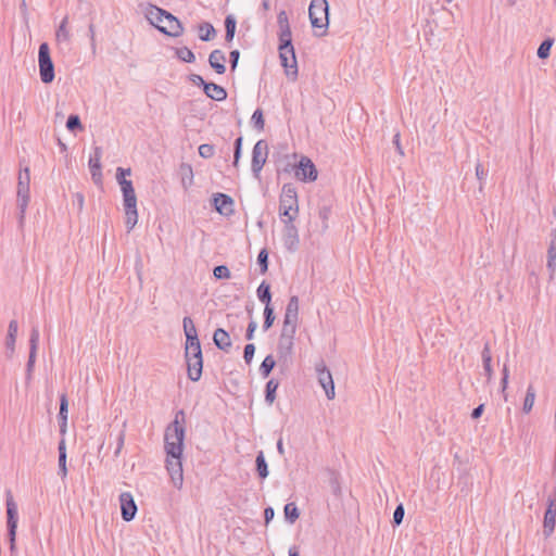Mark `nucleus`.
<instances>
[{
    "label": "nucleus",
    "instance_id": "nucleus-48",
    "mask_svg": "<svg viewBox=\"0 0 556 556\" xmlns=\"http://www.w3.org/2000/svg\"><path fill=\"white\" fill-rule=\"evenodd\" d=\"M404 514H405V509H404L403 504H399L395 507L394 513H393V519H392L393 527H397L403 522Z\"/></svg>",
    "mask_w": 556,
    "mask_h": 556
},
{
    "label": "nucleus",
    "instance_id": "nucleus-36",
    "mask_svg": "<svg viewBox=\"0 0 556 556\" xmlns=\"http://www.w3.org/2000/svg\"><path fill=\"white\" fill-rule=\"evenodd\" d=\"M279 387V382L276 379H270L267 381L265 387V401L268 405H271L276 400V392Z\"/></svg>",
    "mask_w": 556,
    "mask_h": 556
},
{
    "label": "nucleus",
    "instance_id": "nucleus-63",
    "mask_svg": "<svg viewBox=\"0 0 556 556\" xmlns=\"http://www.w3.org/2000/svg\"><path fill=\"white\" fill-rule=\"evenodd\" d=\"M483 370H484V374L486 376L488 382H490L492 380V377H493V369H492L491 362L483 363Z\"/></svg>",
    "mask_w": 556,
    "mask_h": 556
},
{
    "label": "nucleus",
    "instance_id": "nucleus-12",
    "mask_svg": "<svg viewBox=\"0 0 556 556\" xmlns=\"http://www.w3.org/2000/svg\"><path fill=\"white\" fill-rule=\"evenodd\" d=\"M182 452L175 454H166V468L170 476L174 485L178 489L181 488L184 481V471L181 463Z\"/></svg>",
    "mask_w": 556,
    "mask_h": 556
},
{
    "label": "nucleus",
    "instance_id": "nucleus-49",
    "mask_svg": "<svg viewBox=\"0 0 556 556\" xmlns=\"http://www.w3.org/2000/svg\"><path fill=\"white\" fill-rule=\"evenodd\" d=\"M213 274L216 279H228L230 277V270L226 265L215 266Z\"/></svg>",
    "mask_w": 556,
    "mask_h": 556
},
{
    "label": "nucleus",
    "instance_id": "nucleus-26",
    "mask_svg": "<svg viewBox=\"0 0 556 556\" xmlns=\"http://www.w3.org/2000/svg\"><path fill=\"white\" fill-rule=\"evenodd\" d=\"M203 91L207 98L215 101H224L227 98L226 89L215 83H208L205 85V89H203Z\"/></svg>",
    "mask_w": 556,
    "mask_h": 556
},
{
    "label": "nucleus",
    "instance_id": "nucleus-44",
    "mask_svg": "<svg viewBox=\"0 0 556 556\" xmlns=\"http://www.w3.org/2000/svg\"><path fill=\"white\" fill-rule=\"evenodd\" d=\"M125 215H126V227L127 230L130 231L136 224L138 223V211L137 207L135 208H125Z\"/></svg>",
    "mask_w": 556,
    "mask_h": 556
},
{
    "label": "nucleus",
    "instance_id": "nucleus-19",
    "mask_svg": "<svg viewBox=\"0 0 556 556\" xmlns=\"http://www.w3.org/2000/svg\"><path fill=\"white\" fill-rule=\"evenodd\" d=\"M279 59L286 74L295 79L298 77V62L294 49L291 51H289V49L279 51Z\"/></svg>",
    "mask_w": 556,
    "mask_h": 556
},
{
    "label": "nucleus",
    "instance_id": "nucleus-58",
    "mask_svg": "<svg viewBox=\"0 0 556 556\" xmlns=\"http://www.w3.org/2000/svg\"><path fill=\"white\" fill-rule=\"evenodd\" d=\"M257 328V324L255 320H251L248 325L247 332H245V339L252 340L254 338V332Z\"/></svg>",
    "mask_w": 556,
    "mask_h": 556
},
{
    "label": "nucleus",
    "instance_id": "nucleus-2",
    "mask_svg": "<svg viewBox=\"0 0 556 556\" xmlns=\"http://www.w3.org/2000/svg\"><path fill=\"white\" fill-rule=\"evenodd\" d=\"M146 17L159 31L169 37H179L184 34L181 22L170 12L156 5L149 4Z\"/></svg>",
    "mask_w": 556,
    "mask_h": 556
},
{
    "label": "nucleus",
    "instance_id": "nucleus-25",
    "mask_svg": "<svg viewBox=\"0 0 556 556\" xmlns=\"http://www.w3.org/2000/svg\"><path fill=\"white\" fill-rule=\"evenodd\" d=\"M130 174V168L117 167L116 169V179L121 186L123 195L135 192L131 180L126 179V176H129Z\"/></svg>",
    "mask_w": 556,
    "mask_h": 556
},
{
    "label": "nucleus",
    "instance_id": "nucleus-57",
    "mask_svg": "<svg viewBox=\"0 0 556 556\" xmlns=\"http://www.w3.org/2000/svg\"><path fill=\"white\" fill-rule=\"evenodd\" d=\"M239 58H240V51L239 50L236 49V50L230 51L229 62H230L231 71H235L236 67L238 66Z\"/></svg>",
    "mask_w": 556,
    "mask_h": 556
},
{
    "label": "nucleus",
    "instance_id": "nucleus-24",
    "mask_svg": "<svg viewBox=\"0 0 556 556\" xmlns=\"http://www.w3.org/2000/svg\"><path fill=\"white\" fill-rule=\"evenodd\" d=\"M551 237L552 239L547 249L546 267L549 271V279H553L556 270V229L552 231Z\"/></svg>",
    "mask_w": 556,
    "mask_h": 556
},
{
    "label": "nucleus",
    "instance_id": "nucleus-33",
    "mask_svg": "<svg viewBox=\"0 0 556 556\" xmlns=\"http://www.w3.org/2000/svg\"><path fill=\"white\" fill-rule=\"evenodd\" d=\"M256 294H257V298L258 300L265 304V306L267 305H271L270 302H271V292H270V285L267 283L266 281H262V283L258 286L257 290H256Z\"/></svg>",
    "mask_w": 556,
    "mask_h": 556
},
{
    "label": "nucleus",
    "instance_id": "nucleus-56",
    "mask_svg": "<svg viewBox=\"0 0 556 556\" xmlns=\"http://www.w3.org/2000/svg\"><path fill=\"white\" fill-rule=\"evenodd\" d=\"M277 23L279 28L290 27L288 15L286 11H280L277 16Z\"/></svg>",
    "mask_w": 556,
    "mask_h": 556
},
{
    "label": "nucleus",
    "instance_id": "nucleus-59",
    "mask_svg": "<svg viewBox=\"0 0 556 556\" xmlns=\"http://www.w3.org/2000/svg\"><path fill=\"white\" fill-rule=\"evenodd\" d=\"M481 356H482V363L492 362V355H491V349H490L489 342L484 343Z\"/></svg>",
    "mask_w": 556,
    "mask_h": 556
},
{
    "label": "nucleus",
    "instance_id": "nucleus-11",
    "mask_svg": "<svg viewBox=\"0 0 556 556\" xmlns=\"http://www.w3.org/2000/svg\"><path fill=\"white\" fill-rule=\"evenodd\" d=\"M268 157V144L266 140H258L252 150L251 170L253 176L258 179L263 166L265 165Z\"/></svg>",
    "mask_w": 556,
    "mask_h": 556
},
{
    "label": "nucleus",
    "instance_id": "nucleus-28",
    "mask_svg": "<svg viewBox=\"0 0 556 556\" xmlns=\"http://www.w3.org/2000/svg\"><path fill=\"white\" fill-rule=\"evenodd\" d=\"M68 24V16H65L62 22L60 23L56 31H55V39L59 45H64L65 47L70 46L71 41V34L67 29Z\"/></svg>",
    "mask_w": 556,
    "mask_h": 556
},
{
    "label": "nucleus",
    "instance_id": "nucleus-35",
    "mask_svg": "<svg viewBox=\"0 0 556 556\" xmlns=\"http://www.w3.org/2000/svg\"><path fill=\"white\" fill-rule=\"evenodd\" d=\"M216 36V30L211 23L204 22L199 25V38L202 41H211Z\"/></svg>",
    "mask_w": 556,
    "mask_h": 556
},
{
    "label": "nucleus",
    "instance_id": "nucleus-46",
    "mask_svg": "<svg viewBox=\"0 0 556 556\" xmlns=\"http://www.w3.org/2000/svg\"><path fill=\"white\" fill-rule=\"evenodd\" d=\"M257 264L262 274L268 270V251L265 248L258 252Z\"/></svg>",
    "mask_w": 556,
    "mask_h": 556
},
{
    "label": "nucleus",
    "instance_id": "nucleus-18",
    "mask_svg": "<svg viewBox=\"0 0 556 556\" xmlns=\"http://www.w3.org/2000/svg\"><path fill=\"white\" fill-rule=\"evenodd\" d=\"M233 199L226 194L217 192L213 195V206L223 216H231L235 213Z\"/></svg>",
    "mask_w": 556,
    "mask_h": 556
},
{
    "label": "nucleus",
    "instance_id": "nucleus-17",
    "mask_svg": "<svg viewBox=\"0 0 556 556\" xmlns=\"http://www.w3.org/2000/svg\"><path fill=\"white\" fill-rule=\"evenodd\" d=\"M119 504L123 520L127 522L131 521L135 518L138 510L132 494L130 492L121 493Z\"/></svg>",
    "mask_w": 556,
    "mask_h": 556
},
{
    "label": "nucleus",
    "instance_id": "nucleus-3",
    "mask_svg": "<svg viewBox=\"0 0 556 556\" xmlns=\"http://www.w3.org/2000/svg\"><path fill=\"white\" fill-rule=\"evenodd\" d=\"M185 413L178 410L175 419L166 427L164 434L165 452L166 454H175L182 452L185 440Z\"/></svg>",
    "mask_w": 556,
    "mask_h": 556
},
{
    "label": "nucleus",
    "instance_id": "nucleus-38",
    "mask_svg": "<svg viewBox=\"0 0 556 556\" xmlns=\"http://www.w3.org/2000/svg\"><path fill=\"white\" fill-rule=\"evenodd\" d=\"M285 518L289 523H294L300 517V510L295 503H287L283 508Z\"/></svg>",
    "mask_w": 556,
    "mask_h": 556
},
{
    "label": "nucleus",
    "instance_id": "nucleus-5",
    "mask_svg": "<svg viewBox=\"0 0 556 556\" xmlns=\"http://www.w3.org/2000/svg\"><path fill=\"white\" fill-rule=\"evenodd\" d=\"M309 21L313 28L323 29L317 36H324L329 25V7L327 0H312L308 8Z\"/></svg>",
    "mask_w": 556,
    "mask_h": 556
},
{
    "label": "nucleus",
    "instance_id": "nucleus-8",
    "mask_svg": "<svg viewBox=\"0 0 556 556\" xmlns=\"http://www.w3.org/2000/svg\"><path fill=\"white\" fill-rule=\"evenodd\" d=\"M291 169L294 170L295 177L304 182L315 181L318 177V172L315 164L307 156H302L298 165L287 163L282 170L289 173Z\"/></svg>",
    "mask_w": 556,
    "mask_h": 556
},
{
    "label": "nucleus",
    "instance_id": "nucleus-32",
    "mask_svg": "<svg viewBox=\"0 0 556 556\" xmlns=\"http://www.w3.org/2000/svg\"><path fill=\"white\" fill-rule=\"evenodd\" d=\"M255 466H256L257 475L261 479H265L268 477V475H269L268 465H267V462H266L263 451H260L257 453L256 458H255Z\"/></svg>",
    "mask_w": 556,
    "mask_h": 556
},
{
    "label": "nucleus",
    "instance_id": "nucleus-45",
    "mask_svg": "<svg viewBox=\"0 0 556 556\" xmlns=\"http://www.w3.org/2000/svg\"><path fill=\"white\" fill-rule=\"evenodd\" d=\"M242 143H243V138L241 136L238 137L233 143V163H232V165L236 168L239 166V161L242 155Z\"/></svg>",
    "mask_w": 556,
    "mask_h": 556
},
{
    "label": "nucleus",
    "instance_id": "nucleus-29",
    "mask_svg": "<svg viewBox=\"0 0 556 556\" xmlns=\"http://www.w3.org/2000/svg\"><path fill=\"white\" fill-rule=\"evenodd\" d=\"M278 38H279L278 51H282L286 49H289V51H291L292 49H294L293 43H292V33H291L290 27L279 28Z\"/></svg>",
    "mask_w": 556,
    "mask_h": 556
},
{
    "label": "nucleus",
    "instance_id": "nucleus-62",
    "mask_svg": "<svg viewBox=\"0 0 556 556\" xmlns=\"http://www.w3.org/2000/svg\"><path fill=\"white\" fill-rule=\"evenodd\" d=\"M330 483H331L333 494L338 495L340 493V484L338 482V478L334 472H331Z\"/></svg>",
    "mask_w": 556,
    "mask_h": 556
},
{
    "label": "nucleus",
    "instance_id": "nucleus-7",
    "mask_svg": "<svg viewBox=\"0 0 556 556\" xmlns=\"http://www.w3.org/2000/svg\"><path fill=\"white\" fill-rule=\"evenodd\" d=\"M29 168L25 167L20 172L17 182V207L20 211L18 223L22 226L25 218L26 208L29 202Z\"/></svg>",
    "mask_w": 556,
    "mask_h": 556
},
{
    "label": "nucleus",
    "instance_id": "nucleus-54",
    "mask_svg": "<svg viewBox=\"0 0 556 556\" xmlns=\"http://www.w3.org/2000/svg\"><path fill=\"white\" fill-rule=\"evenodd\" d=\"M189 80L195 85V86H199V87H202L203 89H205V85H207L208 83L205 81L203 79V77L199 74H190L189 75Z\"/></svg>",
    "mask_w": 556,
    "mask_h": 556
},
{
    "label": "nucleus",
    "instance_id": "nucleus-55",
    "mask_svg": "<svg viewBox=\"0 0 556 556\" xmlns=\"http://www.w3.org/2000/svg\"><path fill=\"white\" fill-rule=\"evenodd\" d=\"M15 341H16V338L7 336L5 348H7L8 357H11L15 351Z\"/></svg>",
    "mask_w": 556,
    "mask_h": 556
},
{
    "label": "nucleus",
    "instance_id": "nucleus-39",
    "mask_svg": "<svg viewBox=\"0 0 556 556\" xmlns=\"http://www.w3.org/2000/svg\"><path fill=\"white\" fill-rule=\"evenodd\" d=\"M535 394H536L535 389L533 388L532 384H530L527 389L525 401H523V406H522L523 413L528 414L531 412V409L534 405Z\"/></svg>",
    "mask_w": 556,
    "mask_h": 556
},
{
    "label": "nucleus",
    "instance_id": "nucleus-61",
    "mask_svg": "<svg viewBox=\"0 0 556 556\" xmlns=\"http://www.w3.org/2000/svg\"><path fill=\"white\" fill-rule=\"evenodd\" d=\"M125 428H126V421H124L123 429L119 431V433L117 435V440H116V446H118L119 448H123L124 443H125V437H126Z\"/></svg>",
    "mask_w": 556,
    "mask_h": 556
},
{
    "label": "nucleus",
    "instance_id": "nucleus-42",
    "mask_svg": "<svg viewBox=\"0 0 556 556\" xmlns=\"http://www.w3.org/2000/svg\"><path fill=\"white\" fill-rule=\"evenodd\" d=\"M251 125L257 131L264 130L265 119H264L263 111L261 109H256L254 111V113L252 114Z\"/></svg>",
    "mask_w": 556,
    "mask_h": 556
},
{
    "label": "nucleus",
    "instance_id": "nucleus-53",
    "mask_svg": "<svg viewBox=\"0 0 556 556\" xmlns=\"http://www.w3.org/2000/svg\"><path fill=\"white\" fill-rule=\"evenodd\" d=\"M476 176H477V179L480 181V190L482 189V182L483 180H485L486 176H488V170L483 168V166L478 163L476 165Z\"/></svg>",
    "mask_w": 556,
    "mask_h": 556
},
{
    "label": "nucleus",
    "instance_id": "nucleus-4",
    "mask_svg": "<svg viewBox=\"0 0 556 556\" xmlns=\"http://www.w3.org/2000/svg\"><path fill=\"white\" fill-rule=\"evenodd\" d=\"M279 215L281 218H289V216L299 215V199L298 191L293 184L288 182L282 186L279 199Z\"/></svg>",
    "mask_w": 556,
    "mask_h": 556
},
{
    "label": "nucleus",
    "instance_id": "nucleus-47",
    "mask_svg": "<svg viewBox=\"0 0 556 556\" xmlns=\"http://www.w3.org/2000/svg\"><path fill=\"white\" fill-rule=\"evenodd\" d=\"M66 128L70 131H76L78 129L81 130L83 129V124L80 122L79 116L76 115V114L70 115L67 121H66Z\"/></svg>",
    "mask_w": 556,
    "mask_h": 556
},
{
    "label": "nucleus",
    "instance_id": "nucleus-14",
    "mask_svg": "<svg viewBox=\"0 0 556 556\" xmlns=\"http://www.w3.org/2000/svg\"><path fill=\"white\" fill-rule=\"evenodd\" d=\"M316 372L318 382L325 390L327 399H334L336 392L332 375L323 361L316 365Z\"/></svg>",
    "mask_w": 556,
    "mask_h": 556
},
{
    "label": "nucleus",
    "instance_id": "nucleus-51",
    "mask_svg": "<svg viewBox=\"0 0 556 556\" xmlns=\"http://www.w3.org/2000/svg\"><path fill=\"white\" fill-rule=\"evenodd\" d=\"M124 200V208H135L137 207V197L136 193H128L123 195Z\"/></svg>",
    "mask_w": 556,
    "mask_h": 556
},
{
    "label": "nucleus",
    "instance_id": "nucleus-1",
    "mask_svg": "<svg viewBox=\"0 0 556 556\" xmlns=\"http://www.w3.org/2000/svg\"><path fill=\"white\" fill-rule=\"evenodd\" d=\"M186 336L185 357L187 363L188 378L191 381L200 380L203 369V357L201 343L192 319L186 316L182 320Z\"/></svg>",
    "mask_w": 556,
    "mask_h": 556
},
{
    "label": "nucleus",
    "instance_id": "nucleus-23",
    "mask_svg": "<svg viewBox=\"0 0 556 556\" xmlns=\"http://www.w3.org/2000/svg\"><path fill=\"white\" fill-rule=\"evenodd\" d=\"M213 342L217 346V349L224 352H229L232 345L229 333L223 328H217L214 331Z\"/></svg>",
    "mask_w": 556,
    "mask_h": 556
},
{
    "label": "nucleus",
    "instance_id": "nucleus-64",
    "mask_svg": "<svg viewBox=\"0 0 556 556\" xmlns=\"http://www.w3.org/2000/svg\"><path fill=\"white\" fill-rule=\"evenodd\" d=\"M483 410H484V404L478 405L477 407H475L472 409L471 418L472 419H478L483 414Z\"/></svg>",
    "mask_w": 556,
    "mask_h": 556
},
{
    "label": "nucleus",
    "instance_id": "nucleus-13",
    "mask_svg": "<svg viewBox=\"0 0 556 556\" xmlns=\"http://www.w3.org/2000/svg\"><path fill=\"white\" fill-rule=\"evenodd\" d=\"M296 218L294 216H289V218H283L282 222L285 224L283 227V244L287 250L294 252L299 247V231L293 222Z\"/></svg>",
    "mask_w": 556,
    "mask_h": 556
},
{
    "label": "nucleus",
    "instance_id": "nucleus-15",
    "mask_svg": "<svg viewBox=\"0 0 556 556\" xmlns=\"http://www.w3.org/2000/svg\"><path fill=\"white\" fill-rule=\"evenodd\" d=\"M556 525V495H551L547 498V507L543 518V535L545 539L549 538Z\"/></svg>",
    "mask_w": 556,
    "mask_h": 556
},
{
    "label": "nucleus",
    "instance_id": "nucleus-9",
    "mask_svg": "<svg viewBox=\"0 0 556 556\" xmlns=\"http://www.w3.org/2000/svg\"><path fill=\"white\" fill-rule=\"evenodd\" d=\"M39 76L43 84H50L54 80V64L50 55V48L47 42H42L38 50Z\"/></svg>",
    "mask_w": 556,
    "mask_h": 556
},
{
    "label": "nucleus",
    "instance_id": "nucleus-43",
    "mask_svg": "<svg viewBox=\"0 0 556 556\" xmlns=\"http://www.w3.org/2000/svg\"><path fill=\"white\" fill-rule=\"evenodd\" d=\"M275 318L276 317H275L274 307L271 305L265 306V308H264V323H263V330L264 331H267L269 328H271V326L274 325Z\"/></svg>",
    "mask_w": 556,
    "mask_h": 556
},
{
    "label": "nucleus",
    "instance_id": "nucleus-37",
    "mask_svg": "<svg viewBox=\"0 0 556 556\" xmlns=\"http://www.w3.org/2000/svg\"><path fill=\"white\" fill-rule=\"evenodd\" d=\"M555 42L553 37L545 38L538 48L536 55L541 60H545L551 54V49Z\"/></svg>",
    "mask_w": 556,
    "mask_h": 556
},
{
    "label": "nucleus",
    "instance_id": "nucleus-40",
    "mask_svg": "<svg viewBox=\"0 0 556 556\" xmlns=\"http://www.w3.org/2000/svg\"><path fill=\"white\" fill-rule=\"evenodd\" d=\"M275 366H276V361H275L274 356L273 355H267L263 359V362H262V364L260 366L261 375L264 378H267L270 375V372L273 371V369L275 368Z\"/></svg>",
    "mask_w": 556,
    "mask_h": 556
},
{
    "label": "nucleus",
    "instance_id": "nucleus-52",
    "mask_svg": "<svg viewBox=\"0 0 556 556\" xmlns=\"http://www.w3.org/2000/svg\"><path fill=\"white\" fill-rule=\"evenodd\" d=\"M254 353H255V345L253 343H248L243 350V358L247 364H250L252 362Z\"/></svg>",
    "mask_w": 556,
    "mask_h": 556
},
{
    "label": "nucleus",
    "instance_id": "nucleus-34",
    "mask_svg": "<svg viewBox=\"0 0 556 556\" xmlns=\"http://www.w3.org/2000/svg\"><path fill=\"white\" fill-rule=\"evenodd\" d=\"M225 40L226 42H231L233 40L235 34H236V27H237V21L236 17L232 14H229L225 18Z\"/></svg>",
    "mask_w": 556,
    "mask_h": 556
},
{
    "label": "nucleus",
    "instance_id": "nucleus-21",
    "mask_svg": "<svg viewBox=\"0 0 556 556\" xmlns=\"http://www.w3.org/2000/svg\"><path fill=\"white\" fill-rule=\"evenodd\" d=\"M39 337H40V334H39L38 328L33 327L31 331H30V337H29V356H28V362H27V366H26L28 377H30L34 365H35L36 354H37V349H38V343H39Z\"/></svg>",
    "mask_w": 556,
    "mask_h": 556
},
{
    "label": "nucleus",
    "instance_id": "nucleus-16",
    "mask_svg": "<svg viewBox=\"0 0 556 556\" xmlns=\"http://www.w3.org/2000/svg\"><path fill=\"white\" fill-rule=\"evenodd\" d=\"M101 157H102V148L94 147L93 153L89 157L88 165L90 168L92 181L97 186H102V182H103Z\"/></svg>",
    "mask_w": 556,
    "mask_h": 556
},
{
    "label": "nucleus",
    "instance_id": "nucleus-50",
    "mask_svg": "<svg viewBox=\"0 0 556 556\" xmlns=\"http://www.w3.org/2000/svg\"><path fill=\"white\" fill-rule=\"evenodd\" d=\"M199 155L203 159H211L214 155L215 148L213 144L203 143L198 149Z\"/></svg>",
    "mask_w": 556,
    "mask_h": 556
},
{
    "label": "nucleus",
    "instance_id": "nucleus-60",
    "mask_svg": "<svg viewBox=\"0 0 556 556\" xmlns=\"http://www.w3.org/2000/svg\"><path fill=\"white\" fill-rule=\"evenodd\" d=\"M17 330H18V324L15 319L11 320L9 323V327H8V337H14L16 338L17 336Z\"/></svg>",
    "mask_w": 556,
    "mask_h": 556
},
{
    "label": "nucleus",
    "instance_id": "nucleus-10",
    "mask_svg": "<svg viewBox=\"0 0 556 556\" xmlns=\"http://www.w3.org/2000/svg\"><path fill=\"white\" fill-rule=\"evenodd\" d=\"M298 327L282 325L277 344V354L280 359H287L291 356L294 346V337Z\"/></svg>",
    "mask_w": 556,
    "mask_h": 556
},
{
    "label": "nucleus",
    "instance_id": "nucleus-30",
    "mask_svg": "<svg viewBox=\"0 0 556 556\" xmlns=\"http://www.w3.org/2000/svg\"><path fill=\"white\" fill-rule=\"evenodd\" d=\"M58 451H59V476L61 477L62 480H64L67 476V468H66V444H65V440L62 439L60 442H59V446H58Z\"/></svg>",
    "mask_w": 556,
    "mask_h": 556
},
{
    "label": "nucleus",
    "instance_id": "nucleus-20",
    "mask_svg": "<svg viewBox=\"0 0 556 556\" xmlns=\"http://www.w3.org/2000/svg\"><path fill=\"white\" fill-rule=\"evenodd\" d=\"M299 323V298L292 295L286 307L283 324L286 326L298 327Z\"/></svg>",
    "mask_w": 556,
    "mask_h": 556
},
{
    "label": "nucleus",
    "instance_id": "nucleus-22",
    "mask_svg": "<svg viewBox=\"0 0 556 556\" xmlns=\"http://www.w3.org/2000/svg\"><path fill=\"white\" fill-rule=\"evenodd\" d=\"M225 62V53L219 49L213 50L208 55L210 66L219 75H223L226 72Z\"/></svg>",
    "mask_w": 556,
    "mask_h": 556
},
{
    "label": "nucleus",
    "instance_id": "nucleus-27",
    "mask_svg": "<svg viewBox=\"0 0 556 556\" xmlns=\"http://www.w3.org/2000/svg\"><path fill=\"white\" fill-rule=\"evenodd\" d=\"M68 399L66 393L60 395L59 426L60 432L65 433L67 427Z\"/></svg>",
    "mask_w": 556,
    "mask_h": 556
},
{
    "label": "nucleus",
    "instance_id": "nucleus-41",
    "mask_svg": "<svg viewBox=\"0 0 556 556\" xmlns=\"http://www.w3.org/2000/svg\"><path fill=\"white\" fill-rule=\"evenodd\" d=\"M176 56L186 63H193L195 60L194 53L188 47L176 48Z\"/></svg>",
    "mask_w": 556,
    "mask_h": 556
},
{
    "label": "nucleus",
    "instance_id": "nucleus-31",
    "mask_svg": "<svg viewBox=\"0 0 556 556\" xmlns=\"http://www.w3.org/2000/svg\"><path fill=\"white\" fill-rule=\"evenodd\" d=\"M179 174L181 176V184L185 189L190 187L193 182V169L190 164L181 163L179 166Z\"/></svg>",
    "mask_w": 556,
    "mask_h": 556
},
{
    "label": "nucleus",
    "instance_id": "nucleus-6",
    "mask_svg": "<svg viewBox=\"0 0 556 556\" xmlns=\"http://www.w3.org/2000/svg\"><path fill=\"white\" fill-rule=\"evenodd\" d=\"M5 497L8 539L10 543V551L11 553H14L16 548L15 539L18 521L17 504L15 503L10 490L5 492Z\"/></svg>",
    "mask_w": 556,
    "mask_h": 556
}]
</instances>
